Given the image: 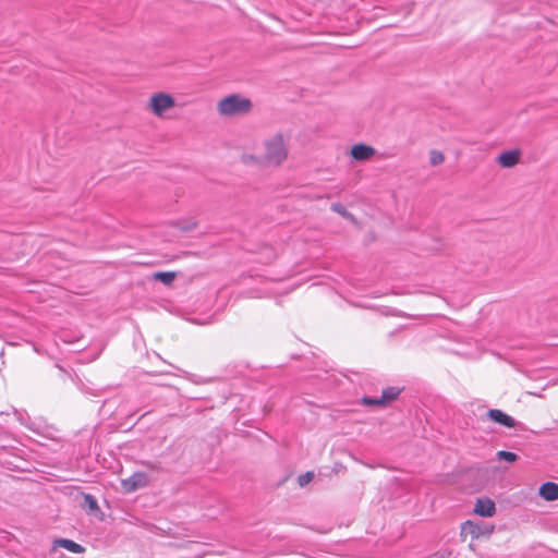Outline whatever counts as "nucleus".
<instances>
[{"instance_id":"12","label":"nucleus","mask_w":558,"mask_h":558,"mask_svg":"<svg viewBox=\"0 0 558 558\" xmlns=\"http://www.w3.org/2000/svg\"><path fill=\"white\" fill-rule=\"evenodd\" d=\"M54 546L63 547L66 550L74 553V554H83L85 551V548L82 545L75 543L72 539H68V538L56 539Z\"/></svg>"},{"instance_id":"2","label":"nucleus","mask_w":558,"mask_h":558,"mask_svg":"<svg viewBox=\"0 0 558 558\" xmlns=\"http://www.w3.org/2000/svg\"><path fill=\"white\" fill-rule=\"evenodd\" d=\"M177 106L175 98L167 92L153 93L146 100L145 109L157 119L169 118V112Z\"/></svg>"},{"instance_id":"9","label":"nucleus","mask_w":558,"mask_h":558,"mask_svg":"<svg viewBox=\"0 0 558 558\" xmlns=\"http://www.w3.org/2000/svg\"><path fill=\"white\" fill-rule=\"evenodd\" d=\"M473 511L477 515L490 518L496 513V506L492 499L481 498L476 500Z\"/></svg>"},{"instance_id":"13","label":"nucleus","mask_w":558,"mask_h":558,"mask_svg":"<svg viewBox=\"0 0 558 558\" xmlns=\"http://www.w3.org/2000/svg\"><path fill=\"white\" fill-rule=\"evenodd\" d=\"M153 278L157 281L162 282L166 286H170L175 280L177 272H174V271H158L153 275Z\"/></svg>"},{"instance_id":"3","label":"nucleus","mask_w":558,"mask_h":558,"mask_svg":"<svg viewBox=\"0 0 558 558\" xmlns=\"http://www.w3.org/2000/svg\"><path fill=\"white\" fill-rule=\"evenodd\" d=\"M252 107L251 99L240 94L229 95L217 102V111L222 117L245 114L252 110Z\"/></svg>"},{"instance_id":"11","label":"nucleus","mask_w":558,"mask_h":558,"mask_svg":"<svg viewBox=\"0 0 558 558\" xmlns=\"http://www.w3.org/2000/svg\"><path fill=\"white\" fill-rule=\"evenodd\" d=\"M539 495L545 500L554 501L558 499V484L546 482L539 487Z\"/></svg>"},{"instance_id":"14","label":"nucleus","mask_w":558,"mask_h":558,"mask_svg":"<svg viewBox=\"0 0 558 558\" xmlns=\"http://www.w3.org/2000/svg\"><path fill=\"white\" fill-rule=\"evenodd\" d=\"M330 208H331V210L339 214L343 218H345L352 222H356L355 217L350 211H348L342 204L333 203V204H331Z\"/></svg>"},{"instance_id":"7","label":"nucleus","mask_w":558,"mask_h":558,"mask_svg":"<svg viewBox=\"0 0 558 558\" xmlns=\"http://www.w3.org/2000/svg\"><path fill=\"white\" fill-rule=\"evenodd\" d=\"M376 149L367 144H355L350 149V157L355 161H366L373 158Z\"/></svg>"},{"instance_id":"6","label":"nucleus","mask_w":558,"mask_h":558,"mask_svg":"<svg viewBox=\"0 0 558 558\" xmlns=\"http://www.w3.org/2000/svg\"><path fill=\"white\" fill-rule=\"evenodd\" d=\"M149 480L145 473H133L129 478L121 481V486L125 493H133L141 487H145Z\"/></svg>"},{"instance_id":"15","label":"nucleus","mask_w":558,"mask_h":558,"mask_svg":"<svg viewBox=\"0 0 558 558\" xmlns=\"http://www.w3.org/2000/svg\"><path fill=\"white\" fill-rule=\"evenodd\" d=\"M445 161V155L439 150H430L429 151V162L432 166L441 165Z\"/></svg>"},{"instance_id":"18","label":"nucleus","mask_w":558,"mask_h":558,"mask_svg":"<svg viewBox=\"0 0 558 558\" xmlns=\"http://www.w3.org/2000/svg\"><path fill=\"white\" fill-rule=\"evenodd\" d=\"M84 500L90 511L98 510V504L92 495H85Z\"/></svg>"},{"instance_id":"17","label":"nucleus","mask_w":558,"mask_h":558,"mask_svg":"<svg viewBox=\"0 0 558 558\" xmlns=\"http://www.w3.org/2000/svg\"><path fill=\"white\" fill-rule=\"evenodd\" d=\"M497 456L499 459L506 460L508 462H514L518 459V456L514 452L504 451V450L498 451Z\"/></svg>"},{"instance_id":"1","label":"nucleus","mask_w":558,"mask_h":558,"mask_svg":"<svg viewBox=\"0 0 558 558\" xmlns=\"http://www.w3.org/2000/svg\"><path fill=\"white\" fill-rule=\"evenodd\" d=\"M288 146L284 136L276 133L263 142L259 155L245 153L241 160L247 166L279 167L288 159Z\"/></svg>"},{"instance_id":"5","label":"nucleus","mask_w":558,"mask_h":558,"mask_svg":"<svg viewBox=\"0 0 558 558\" xmlns=\"http://www.w3.org/2000/svg\"><path fill=\"white\" fill-rule=\"evenodd\" d=\"M401 390L396 387H388L384 389L380 398H368L365 397L362 399V402L366 405H378L384 407L396 400L400 395Z\"/></svg>"},{"instance_id":"4","label":"nucleus","mask_w":558,"mask_h":558,"mask_svg":"<svg viewBox=\"0 0 558 558\" xmlns=\"http://www.w3.org/2000/svg\"><path fill=\"white\" fill-rule=\"evenodd\" d=\"M493 532V525L480 524L477 522L468 520L461 525L460 536L463 542H472L482 536H489Z\"/></svg>"},{"instance_id":"8","label":"nucleus","mask_w":558,"mask_h":558,"mask_svg":"<svg viewBox=\"0 0 558 558\" xmlns=\"http://www.w3.org/2000/svg\"><path fill=\"white\" fill-rule=\"evenodd\" d=\"M521 150L515 148L500 153L496 159L497 163L505 169L515 167L521 160Z\"/></svg>"},{"instance_id":"16","label":"nucleus","mask_w":558,"mask_h":558,"mask_svg":"<svg viewBox=\"0 0 558 558\" xmlns=\"http://www.w3.org/2000/svg\"><path fill=\"white\" fill-rule=\"evenodd\" d=\"M314 478V472L312 471H307L306 473L304 474H301L299 477H298V484L301 486V487H304L306 486L308 483H311Z\"/></svg>"},{"instance_id":"10","label":"nucleus","mask_w":558,"mask_h":558,"mask_svg":"<svg viewBox=\"0 0 558 558\" xmlns=\"http://www.w3.org/2000/svg\"><path fill=\"white\" fill-rule=\"evenodd\" d=\"M487 415L493 422L498 423L508 428H512L517 424L515 420L512 416L508 415L507 413L498 409L489 410Z\"/></svg>"}]
</instances>
